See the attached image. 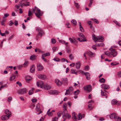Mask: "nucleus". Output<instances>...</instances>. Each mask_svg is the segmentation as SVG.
<instances>
[{"mask_svg": "<svg viewBox=\"0 0 121 121\" xmlns=\"http://www.w3.org/2000/svg\"><path fill=\"white\" fill-rule=\"evenodd\" d=\"M32 10L34 12L35 15L38 18H40V17L42 16L43 12L36 7H35V9H33Z\"/></svg>", "mask_w": 121, "mask_h": 121, "instance_id": "1", "label": "nucleus"}, {"mask_svg": "<svg viewBox=\"0 0 121 121\" xmlns=\"http://www.w3.org/2000/svg\"><path fill=\"white\" fill-rule=\"evenodd\" d=\"M63 118L64 119L63 121H65L67 118L69 119L70 118L71 116L69 114H68V111L66 108H64L62 114Z\"/></svg>", "mask_w": 121, "mask_h": 121, "instance_id": "2", "label": "nucleus"}, {"mask_svg": "<svg viewBox=\"0 0 121 121\" xmlns=\"http://www.w3.org/2000/svg\"><path fill=\"white\" fill-rule=\"evenodd\" d=\"M92 38L95 43L97 41L102 42H103V39H104V37L102 36L96 37L95 36V35L93 34L92 35Z\"/></svg>", "mask_w": 121, "mask_h": 121, "instance_id": "3", "label": "nucleus"}, {"mask_svg": "<svg viewBox=\"0 0 121 121\" xmlns=\"http://www.w3.org/2000/svg\"><path fill=\"white\" fill-rule=\"evenodd\" d=\"M72 118L75 121H77L78 120H80L82 119V116L80 113H79L78 116L77 114L73 113Z\"/></svg>", "mask_w": 121, "mask_h": 121, "instance_id": "4", "label": "nucleus"}, {"mask_svg": "<svg viewBox=\"0 0 121 121\" xmlns=\"http://www.w3.org/2000/svg\"><path fill=\"white\" fill-rule=\"evenodd\" d=\"M95 55V54L89 51H87L85 52L84 54V56L85 57V59L86 60L87 57L88 56H89L90 57H93Z\"/></svg>", "mask_w": 121, "mask_h": 121, "instance_id": "5", "label": "nucleus"}, {"mask_svg": "<svg viewBox=\"0 0 121 121\" xmlns=\"http://www.w3.org/2000/svg\"><path fill=\"white\" fill-rule=\"evenodd\" d=\"M109 50L111 51V56L112 55L113 57H115L117 55V52L115 51L114 49H112V48L109 49Z\"/></svg>", "mask_w": 121, "mask_h": 121, "instance_id": "6", "label": "nucleus"}, {"mask_svg": "<svg viewBox=\"0 0 121 121\" xmlns=\"http://www.w3.org/2000/svg\"><path fill=\"white\" fill-rule=\"evenodd\" d=\"M92 86L90 85H87L84 87V89L89 92L92 90Z\"/></svg>", "mask_w": 121, "mask_h": 121, "instance_id": "7", "label": "nucleus"}, {"mask_svg": "<svg viewBox=\"0 0 121 121\" xmlns=\"http://www.w3.org/2000/svg\"><path fill=\"white\" fill-rule=\"evenodd\" d=\"M78 36L81 38H77V39L79 41L82 42L83 41V34L82 33H79Z\"/></svg>", "mask_w": 121, "mask_h": 121, "instance_id": "8", "label": "nucleus"}, {"mask_svg": "<svg viewBox=\"0 0 121 121\" xmlns=\"http://www.w3.org/2000/svg\"><path fill=\"white\" fill-rule=\"evenodd\" d=\"M43 83L42 81H40L37 82V85L39 87L43 88L44 87Z\"/></svg>", "mask_w": 121, "mask_h": 121, "instance_id": "9", "label": "nucleus"}, {"mask_svg": "<svg viewBox=\"0 0 121 121\" xmlns=\"http://www.w3.org/2000/svg\"><path fill=\"white\" fill-rule=\"evenodd\" d=\"M27 91V90L26 88L21 89L19 91V93L20 94H24L26 93Z\"/></svg>", "mask_w": 121, "mask_h": 121, "instance_id": "10", "label": "nucleus"}, {"mask_svg": "<svg viewBox=\"0 0 121 121\" xmlns=\"http://www.w3.org/2000/svg\"><path fill=\"white\" fill-rule=\"evenodd\" d=\"M37 70L38 71H40L42 70L43 69V67L42 65L40 63L37 64Z\"/></svg>", "mask_w": 121, "mask_h": 121, "instance_id": "11", "label": "nucleus"}, {"mask_svg": "<svg viewBox=\"0 0 121 121\" xmlns=\"http://www.w3.org/2000/svg\"><path fill=\"white\" fill-rule=\"evenodd\" d=\"M35 109L37 111L40 112L39 113H37L38 115L39 114L42 112L41 111L39 105V104H38L37 105Z\"/></svg>", "mask_w": 121, "mask_h": 121, "instance_id": "12", "label": "nucleus"}, {"mask_svg": "<svg viewBox=\"0 0 121 121\" xmlns=\"http://www.w3.org/2000/svg\"><path fill=\"white\" fill-rule=\"evenodd\" d=\"M69 40H70L71 43H73L75 45L77 44L78 43L77 41L74 38L73 39L71 38H69Z\"/></svg>", "mask_w": 121, "mask_h": 121, "instance_id": "13", "label": "nucleus"}, {"mask_svg": "<svg viewBox=\"0 0 121 121\" xmlns=\"http://www.w3.org/2000/svg\"><path fill=\"white\" fill-rule=\"evenodd\" d=\"M62 84H63L64 85L66 84L68 82L67 79L66 78H62L61 80Z\"/></svg>", "mask_w": 121, "mask_h": 121, "instance_id": "14", "label": "nucleus"}, {"mask_svg": "<svg viewBox=\"0 0 121 121\" xmlns=\"http://www.w3.org/2000/svg\"><path fill=\"white\" fill-rule=\"evenodd\" d=\"M38 77L39 79L43 80H45L46 78V76L43 74L39 75Z\"/></svg>", "mask_w": 121, "mask_h": 121, "instance_id": "15", "label": "nucleus"}, {"mask_svg": "<svg viewBox=\"0 0 121 121\" xmlns=\"http://www.w3.org/2000/svg\"><path fill=\"white\" fill-rule=\"evenodd\" d=\"M10 117L9 115L6 116V115H4L2 116L1 117V119L3 120H8Z\"/></svg>", "mask_w": 121, "mask_h": 121, "instance_id": "16", "label": "nucleus"}, {"mask_svg": "<svg viewBox=\"0 0 121 121\" xmlns=\"http://www.w3.org/2000/svg\"><path fill=\"white\" fill-rule=\"evenodd\" d=\"M55 81L56 84L58 86H60L62 85L61 81L58 79H56Z\"/></svg>", "mask_w": 121, "mask_h": 121, "instance_id": "17", "label": "nucleus"}, {"mask_svg": "<svg viewBox=\"0 0 121 121\" xmlns=\"http://www.w3.org/2000/svg\"><path fill=\"white\" fill-rule=\"evenodd\" d=\"M84 74L86 76V79L88 80H89L90 79V74L88 72H84Z\"/></svg>", "mask_w": 121, "mask_h": 121, "instance_id": "18", "label": "nucleus"}, {"mask_svg": "<svg viewBox=\"0 0 121 121\" xmlns=\"http://www.w3.org/2000/svg\"><path fill=\"white\" fill-rule=\"evenodd\" d=\"M101 86L102 88L104 89H108L109 88V86L108 85L104 84L102 85Z\"/></svg>", "mask_w": 121, "mask_h": 121, "instance_id": "19", "label": "nucleus"}, {"mask_svg": "<svg viewBox=\"0 0 121 121\" xmlns=\"http://www.w3.org/2000/svg\"><path fill=\"white\" fill-rule=\"evenodd\" d=\"M35 65H32L30 67V71L31 73H33L35 71Z\"/></svg>", "mask_w": 121, "mask_h": 121, "instance_id": "20", "label": "nucleus"}, {"mask_svg": "<svg viewBox=\"0 0 121 121\" xmlns=\"http://www.w3.org/2000/svg\"><path fill=\"white\" fill-rule=\"evenodd\" d=\"M43 32H39L37 34V35L36 36V40H38V38L39 37H41L42 36V33Z\"/></svg>", "mask_w": 121, "mask_h": 121, "instance_id": "21", "label": "nucleus"}, {"mask_svg": "<svg viewBox=\"0 0 121 121\" xmlns=\"http://www.w3.org/2000/svg\"><path fill=\"white\" fill-rule=\"evenodd\" d=\"M5 113L8 116H9L10 117L11 115V112L9 110L6 109L4 111Z\"/></svg>", "mask_w": 121, "mask_h": 121, "instance_id": "22", "label": "nucleus"}, {"mask_svg": "<svg viewBox=\"0 0 121 121\" xmlns=\"http://www.w3.org/2000/svg\"><path fill=\"white\" fill-rule=\"evenodd\" d=\"M117 114L115 113H112L109 115L110 118L111 119L115 118L117 116Z\"/></svg>", "mask_w": 121, "mask_h": 121, "instance_id": "23", "label": "nucleus"}, {"mask_svg": "<svg viewBox=\"0 0 121 121\" xmlns=\"http://www.w3.org/2000/svg\"><path fill=\"white\" fill-rule=\"evenodd\" d=\"M43 88L45 89L48 90L50 89L51 86L50 85L46 84L44 86Z\"/></svg>", "mask_w": 121, "mask_h": 121, "instance_id": "24", "label": "nucleus"}, {"mask_svg": "<svg viewBox=\"0 0 121 121\" xmlns=\"http://www.w3.org/2000/svg\"><path fill=\"white\" fill-rule=\"evenodd\" d=\"M25 79L26 82H29V81L32 80V78L29 76H27L26 77Z\"/></svg>", "mask_w": 121, "mask_h": 121, "instance_id": "25", "label": "nucleus"}, {"mask_svg": "<svg viewBox=\"0 0 121 121\" xmlns=\"http://www.w3.org/2000/svg\"><path fill=\"white\" fill-rule=\"evenodd\" d=\"M81 64L80 62H78L76 64V67L77 69H78L80 67Z\"/></svg>", "mask_w": 121, "mask_h": 121, "instance_id": "26", "label": "nucleus"}, {"mask_svg": "<svg viewBox=\"0 0 121 121\" xmlns=\"http://www.w3.org/2000/svg\"><path fill=\"white\" fill-rule=\"evenodd\" d=\"M35 90V88H33L31 89V90H29L28 92L29 95H32L33 93V91Z\"/></svg>", "mask_w": 121, "mask_h": 121, "instance_id": "27", "label": "nucleus"}, {"mask_svg": "<svg viewBox=\"0 0 121 121\" xmlns=\"http://www.w3.org/2000/svg\"><path fill=\"white\" fill-rule=\"evenodd\" d=\"M78 24L79 26V28L80 31L82 32H83V28L81 26V22H79L78 23Z\"/></svg>", "mask_w": 121, "mask_h": 121, "instance_id": "28", "label": "nucleus"}, {"mask_svg": "<svg viewBox=\"0 0 121 121\" xmlns=\"http://www.w3.org/2000/svg\"><path fill=\"white\" fill-rule=\"evenodd\" d=\"M36 56L35 55H32L30 56V59L32 60H35V59Z\"/></svg>", "mask_w": 121, "mask_h": 121, "instance_id": "29", "label": "nucleus"}, {"mask_svg": "<svg viewBox=\"0 0 121 121\" xmlns=\"http://www.w3.org/2000/svg\"><path fill=\"white\" fill-rule=\"evenodd\" d=\"M36 31H37L39 32H43L42 29L39 27H36Z\"/></svg>", "mask_w": 121, "mask_h": 121, "instance_id": "30", "label": "nucleus"}, {"mask_svg": "<svg viewBox=\"0 0 121 121\" xmlns=\"http://www.w3.org/2000/svg\"><path fill=\"white\" fill-rule=\"evenodd\" d=\"M49 92L51 94H56V91L55 90H50L49 91Z\"/></svg>", "mask_w": 121, "mask_h": 121, "instance_id": "31", "label": "nucleus"}, {"mask_svg": "<svg viewBox=\"0 0 121 121\" xmlns=\"http://www.w3.org/2000/svg\"><path fill=\"white\" fill-rule=\"evenodd\" d=\"M22 1H21L19 2V4L22 7H23V6H25V2L23 3Z\"/></svg>", "mask_w": 121, "mask_h": 121, "instance_id": "32", "label": "nucleus"}, {"mask_svg": "<svg viewBox=\"0 0 121 121\" xmlns=\"http://www.w3.org/2000/svg\"><path fill=\"white\" fill-rule=\"evenodd\" d=\"M71 22L74 26L76 25L77 24L76 21L74 19L72 20L71 21Z\"/></svg>", "mask_w": 121, "mask_h": 121, "instance_id": "33", "label": "nucleus"}, {"mask_svg": "<svg viewBox=\"0 0 121 121\" xmlns=\"http://www.w3.org/2000/svg\"><path fill=\"white\" fill-rule=\"evenodd\" d=\"M104 53L105 55L107 56H108L110 57L111 56V52L110 53V52H104Z\"/></svg>", "mask_w": 121, "mask_h": 121, "instance_id": "34", "label": "nucleus"}, {"mask_svg": "<svg viewBox=\"0 0 121 121\" xmlns=\"http://www.w3.org/2000/svg\"><path fill=\"white\" fill-rule=\"evenodd\" d=\"M79 90H77L76 91H75L73 92V94L75 95H78L79 93Z\"/></svg>", "mask_w": 121, "mask_h": 121, "instance_id": "35", "label": "nucleus"}, {"mask_svg": "<svg viewBox=\"0 0 121 121\" xmlns=\"http://www.w3.org/2000/svg\"><path fill=\"white\" fill-rule=\"evenodd\" d=\"M115 120L116 121H121V118L120 117L117 115L115 118Z\"/></svg>", "mask_w": 121, "mask_h": 121, "instance_id": "36", "label": "nucleus"}, {"mask_svg": "<svg viewBox=\"0 0 121 121\" xmlns=\"http://www.w3.org/2000/svg\"><path fill=\"white\" fill-rule=\"evenodd\" d=\"M62 113V111H59L57 113V115L59 117L61 116Z\"/></svg>", "mask_w": 121, "mask_h": 121, "instance_id": "37", "label": "nucleus"}, {"mask_svg": "<svg viewBox=\"0 0 121 121\" xmlns=\"http://www.w3.org/2000/svg\"><path fill=\"white\" fill-rule=\"evenodd\" d=\"M117 103V101L116 100L114 99L112 100L111 101V103L112 104H115Z\"/></svg>", "mask_w": 121, "mask_h": 121, "instance_id": "38", "label": "nucleus"}, {"mask_svg": "<svg viewBox=\"0 0 121 121\" xmlns=\"http://www.w3.org/2000/svg\"><path fill=\"white\" fill-rule=\"evenodd\" d=\"M91 20H92L94 22L97 24H98L99 23V21L96 19L92 18L91 19Z\"/></svg>", "mask_w": 121, "mask_h": 121, "instance_id": "39", "label": "nucleus"}, {"mask_svg": "<svg viewBox=\"0 0 121 121\" xmlns=\"http://www.w3.org/2000/svg\"><path fill=\"white\" fill-rule=\"evenodd\" d=\"M71 73L75 74H77V72L75 70H73V69H72L71 70Z\"/></svg>", "mask_w": 121, "mask_h": 121, "instance_id": "40", "label": "nucleus"}, {"mask_svg": "<svg viewBox=\"0 0 121 121\" xmlns=\"http://www.w3.org/2000/svg\"><path fill=\"white\" fill-rule=\"evenodd\" d=\"M15 78V76L13 75L11 76L10 78V81H12Z\"/></svg>", "mask_w": 121, "mask_h": 121, "instance_id": "41", "label": "nucleus"}, {"mask_svg": "<svg viewBox=\"0 0 121 121\" xmlns=\"http://www.w3.org/2000/svg\"><path fill=\"white\" fill-rule=\"evenodd\" d=\"M12 100V98L11 97H8V101L10 104V101Z\"/></svg>", "mask_w": 121, "mask_h": 121, "instance_id": "42", "label": "nucleus"}, {"mask_svg": "<svg viewBox=\"0 0 121 121\" xmlns=\"http://www.w3.org/2000/svg\"><path fill=\"white\" fill-rule=\"evenodd\" d=\"M50 55V54L49 53H46L45 54L44 53L42 54V56L43 57H46L47 56Z\"/></svg>", "mask_w": 121, "mask_h": 121, "instance_id": "43", "label": "nucleus"}, {"mask_svg": "<svg viewBox=\"0 0 121 121\" xmlns=\"http://www.w3.org/2000/svg\"><path fill=\"white\" fill-rule=\"evenodd\" d=\"M69 91L71 92H72L74 90V89L72 86H70L68 89Z\"/></svg>", "mask_w": 121, "mask_h": 121, "instance_id": "44", "label": "nucleus"}, {"mask_svg": "<svg viewBox=\"0 0 121 121\" xmlns=\"http://www.w3.org/2000/svg\"><path fill=\"white\" fill-rule=\"evenodd\" d=\"M28 64V61H26L24 64L23 65L24 67H26L27 66Z\"/></svg>", "mask_w": 121, "mask_h": 121, "instance_id": "45", "label": "nucleus"}, {"mask_svg": "<svg viewBox=\"0 0 121 121\" xmlns=\"http://www.w3.org/2000/svg\"><path fill=\"white\" fill-rule=\"evenodd\" d=\"M99 81L101 83H104L105 82V80L104 78H102L101 79H100Z\"/></svg>", "mask_w": 121, "mask_h": 121, "instance_id": "46", "label": "nucleus"}, {"mask_svg": "<svg viewBox=\"0 0 121 121\" xmlns=\"http://www.w3.org/2000/svg\"><path fill=\"white\" fill-rule=\"evenodd\" d=\"M87 23L88 24H89V25L91 26H90V28H92V22H91V21H88L87 22Z\"/></svg>", "mask_w": 121, "mask_h": 121, "instance_id": "47", "label": "nucleus"}, {"mask_svg": "<svg viewBox=\"0 0 121 121\" xmlns=\"http://www.w3.org/2000/svg\"><path fill=\"white\" fill-rule=\"evenodd\" d=\"M74 3L75 7L77 8H78L79 7V5L77 3H76L75 1H74Z\"/></svg>", "mask_w": 121, "mask_h": 121, "instance_id": "48", "label": "nucleus"}, {"mask_svg": "<svg viewBox=\"0 0 121 121\" xmlns=\"http://www.w3.org/2000/svg\"><path fill=\"white\" fill-rule=\"evenodd\" d=\"M6 20V19H3L1 21V24L2 25L4 26V22Z\"/></svg>", "mask_w": 121, "mask_h": 121, "instance_id": "49", "label": "nucleus"}, {"mask_svg": "<svg viewBox=\"0 0 121 121\" xmlns=\"http://www.w3.org/2000/svg\"><path fill=\"white\" fill-rule=\"evenodd\" d=\"M69 57L71 60H72L74 59V56L71 54H70L69 55Z\"/></svg>", "mask_w": 121, "mask_h": 121, "instance_id": "50", "label": "nucleus"}, {"mask_svg": "<svg viewBox=\"0 0 121 121\" xmlns=\"http://www.w3.org/2000/svg\"><path fill=\"white\" fill-rule=\"evenodd\" d=\"M14 24V23L12 20L10 21L9 22V26H12Z\"/></svg>", "mask_w": 121, "mask_h": 121, "instance_id": "51", "label": "nucleus"}, {"mask_svg": "<svg viewBox=\"0 0 121 121\" xmlns=\"http://www.w3.org/2000/svg\"><path fill=\"white\" fill-rule=\"evenodd\" d=\"M56 42V40L53 38L52 39L51 42L53 44L55 43Z\"/></svg>", "mask_w": 121, "mask_h": 121, "instance_id": "52", "label": "nucleus"}, {"mask_svg": "<svg viewBox=\"0 0 121 121\" xmlns=\"http://www.w3.org/2000/svg\"><path fill=\"white\" fill-rule=\"evenodd\" d=\"M113 22H114L118 26H120V25L119 22H118L117 21H116L114 20L113 21Z\"/></svg>", "mask_w": 121, "mask_h": 121, "instance_id": "53", "label": "nucleus"}, {"mask_svg": "<svg viewBox=\"0 0 121 121\" xmlns=\"http://www.w3.org/2000/svg\"><path fill=\"white\" fill-rule=\"evenodd\" d=\"M98 47H103L104 46V44L103 43H100L98 44L97 45Z\"/></svg>", "mask_w": 121, "mask_h": 121, "instance_id": "54", "label": "nucleus"}, {"mask_svg": "<svg viewBox=\"0 0 121 121\" xmlns=\"http://www.w3.org/2000/svg\"><path fill=\"white\" fill-rule=\"evenodd\" d=\"M101 95L103 96H105L106 95V93L103 91L102 90H101Z\"/></svg>", "mask_w": 121, "mask_h": 121, "instance_id": "55", "label": "nucleus"}, {"mask_svg": "<svg viewBox=\"0 0 121 121\" xmlns=\"http://www.w3.org/2000/svg\"><path fill=\"white\" fill-rule=\"evenodd\" d=\"M71 92L68 90V89L66 90V92L65 93V95L67 94H69Z\"/></svg>", "mask_w": 121, "mask_h": 121, "instance_id": "56", "label": "nucleus"}, {"mask_svg": "<svg viewBox=\"0 0 121 121\" xmlns=\"http://www.w3.org/2000/svg\"><path fill=\"white\" fill-rule=\"evenodd\" d=\"M119 63H116L115 62L112 63H111V65H117Z\"/></svg>", "mask_w": 121, "mask_h": 121, "instance_id": "57", "label": "nucleus"}, {"mask_svg": "<svg viewBox=\"0 0 121 121\" xmlns=\"http://www.w3.org/2000/svg\"><path fill=\"white\" fill-rule=\"evenodd\" d=\"M47 114L49 116H52L53 114L51 112L47 113Z\"/></svg>", "mask_w": 121, "mask_h": 121, "instance_id": "58", "label": "nucleus"}, {"mask_svg": "<svg viewBox=\"0 0 121 121\" xmlns=\"http://www.w3.org/2000/svg\"><path fill=\"white\" fill-rule=\"evenodd\" d=\"M67 104L66 103H65L64 104L63 106V107L64 108H66L67 107Z\"/></svg>", "mask_w": 121, "mask_h": 121, "instance_id": "59", "label": "nucleus"}, {"mask_svg": "<svg viewBox=\"0 0 121 121\" xmlns=\"http://www.w3.org/2000/svg\"><path fill=\"white\" fill-rule=\"evenodd\" d=\"M58 118L56 117H55L53 119L52 121H57Z\"/></svg>", "mask_w": 121, "mask_h": 121, "instance_id": "60", "label": "nucleus"}, {"mask_svg": "<svg viewBox=\"0 0 121 121\" xmlns=\"http://www.w3.org/2000/svg\"><path fill=\"white\" fill-rule=\"evenodd\" d=\"M32 13L31 12V11H28V16H30L32 15Z\"/></svg>", "mask_w": 121, "mask_h": 121, "instance_id": "61", "label": "nucleus"}, {"mask_svg": "<svg viewBox=\"0 0 121 121\" xmlns=\"http://www.w3.org/2000/svg\"><path fill=\"white\" fill-rule=\"evenodd\" d=\"M89 67L88 66H86L85 67V70H87L89 69Z\"/></svg>", "mask_w": 121, "mask_h": 121, "instance_id": "62", "label": "nucleus"}, {"mask_svg": "<svg viewBox=\"0 0 121 121\" xmlns=\"http://www.w3.org/2000/svg\"><path fill=\"white\" fill-rule=\"evenodd\" d=\"M9 15V14L8 13H7L4 14V16L3 17V18H6L7 17H8Z\"/></svg>", "mask_w": 121, "mask_h": 121, "instance_id": "63", "label": "nucleus"}, {"mask_svg": "<svg viewBox=\"0 0 121 121\" xmlns=\"http://www.w3.org/2000/svg\"><path fill=\"white\" fill-rule=\"evenodd\" d=\"M117 75L120 77H121V71L118 73Z\"/></svg>", "mask_w": 121, "mask_h": 121, "instance_id": "64", "label": "nucleus"}]
</instances>
